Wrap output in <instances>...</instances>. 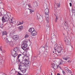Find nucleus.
Instances as JSON below:
<instances>
[{
  "mask_svg": "<svg viewBox=\"0 0 75 75\" xmlns=\"http://www.w3.org/2000/svg\"><path fill=\"white\" fill-rule=\"evenodd\" d=\"M62 72L63 75H65V71H62Z\"/></svg>",
  "mask_w": 75,
  "mask_h": 75,
  "instance_id": "31",
  "label": "nucleus"
},
{
  "mask_svg": "<svg viewBox=\"0 0 75 75\" xmlns=\"http://www.w3.org/2000/svg\"><path fill=\"white\" fill-rule=\"evenodd\" d=\"M30 10V14H31V13H33V12H34V10H32L31 9H29Z\"/></svg>",
  "mask_w": 75,
  "mask_h": 75,
  "instance_id": "23",
  "label": "nucleus"
},
{
  "mask_svg": "<svg viewBox=\"0 0 75 75\" xmlns=\"http://www.w3.org/2000/svg\"><path fill=\"white\" fill-rule=\"evenodd\" d=\"M49 9L47 8L45 9V13L46 15L45 18L46 19V21L47 23H49L50 21H49Z\"/></svg>",
  "mask_w": 75,
  "mask_h": 75,
  "instance_id": "3",
  "label": "nucleus"
},
{
  "mask_svg": "<svg viewBox=\"0 0 75 75\" xmlns=\"http://www.w3.org/2000/svg\"><path fill=\"white\" fill-rule=\"evenodd\" d=\"M23 24V23L18 22L17 23L16 25L17 26H18L20 25H21V24Z\"/></svg>",
  "mask_w": 75,
  "mask_h": 75,
  "instance_id": "17",
  "label": "nucleus"
},
{
  "mask_svg": "<svg viewBox=\"0 0 75 75\" xmlns=\"http://www.w3.org/2000/svg\"><path fill=\"white\" fill-rule=\"evenodd\" d=\"M69 5H70V7H72V3H69Z\"/></svg>",
  "mask_w": 75,
  "mask_h": 75,
  "instance_id": "33",
  "label": "nucleus"
},
{
  "mask_svg": "<svg viewBox=\"0 0 75 75\" xmlns=\"http://www.w3.org/2000/svg\"><path fill=\"white\" fill-rule=\"evenodd\" d=\"M22 63H21L20 64H24V63L26 64V65H28L30 62V61L27 60V59H23L22 61Z\"/></svg>",
  "mask_w": 75,
  "mask_h": 75,
  "instance_id": "8",
  "label": "nucleus"
},
{
  "mask_svg": "<svg viewBox=\"0 0 75 75\" xmlns=\"http://www.w3.org/2000/svg\"><path fill=\"white\" fill-rule=\"evenodd\" d=\"M67 23V22L65 21V23H64V25H65Z\"/></svg>",
  "mask_w": 75,
  "mask_h": 75,
  "instance_id": "38",
  "label": "nucleus"
},
{
  "mask_svg": "<svg viewBox=\"0 0 75 75\" xmlns=\"http://www.w3.org/2000/svg\"><path fill=\"white\" fill-rule=\"evenodd\" d=\"M63 34H64V35H65V34H64V33Z\"/></svg>",
  "mask_w": 75,
  "mask_h": 75,
  "instance_id": "49",
  "label": "nucleus"
},
{
  "mask_svg": "<svg viewBox=\"0 0 75 75\" xmlns=\"http://www.w3.org/2000/svg\"><path fill=\"white\" fill-rule=\"evenodd\" d=\"M63 59H64L65 60H67V59H69V57H63Z\"/></svg>",
  "mask_w": 75,
  "mask_h": 75,
  "instance_id": "19",
  "label": "nucleus"
},
{
  "mask_svg": "<svg viewBox=\"0 0 75 75\" xmlns=\"http://www.w3.org/2000/svg\"><path fill=\"white\" fill-rule=\"evenodd\" d=\"M42 48H44V49H45V47H42Z\"/></svg>",
  "mask_w": 75,
  "mask_h": 75,
  "instance_id": "42",
  "label": "nucleus"
},
{
  "mask_svg": "<svg viewBox=\"0 0 75 75\" xmlns=\"http://www.w3.org/2000/svg\"><path fill=\"white\" fill-rule=\"evenodd\" d=\"M23 26H19V29H18L19 31L22 30H23Z\"/></svg>",
  "mask_w": 75,
  "mask_h": 75,
  "instance_id": "18",
  "label": "nucleus"
},
{
  "mask_svg": "<svg viewBox=\"0 0 75 75\" xmlns=\"http://www.w3.org/2000/svg\"><path fill=\"white\" fill-rule=\"evenodd\" d=\"M47 28V29H48V28H50V25H49V24L47 25L46 26V28Z\"/></svg>",
  "mask_w": 75,
  "mask_h": 75,
  "instance_id": "24",
  "label": "nucleus"
},
{
  "mask_svg": "<svg viewBox=\"0 0 75 75\" xmlns=\"http://www.w3.org/2000/svg\"><path fill=\"white\" fill-rule=\"evenodd\" d=\"M43 56H44V57H45L47 56V55L46 54H43Z\"/></svg>",
  "mask_w": 75,
  "mask_h": 75,
  "instance_id": "35",
  "label": "nucleus"
},
{
  "mask_svg": "<svg viewBox=\"0 0 75 75\" xmlns=\"http://www.w3.org/2000/svg\"><path fill=\"white\" fill-rule=\"evenodd\" d=\"M46 51V52H47V49H46V50H45Z\"/></svg>",
  "mask_w": 75,
  "mask_h": 75,
  "instance_id": "39",
  "label": "nucleus"
},
{
  "mask_svg": "<svg viewBox=\"0 0 75 75\" xmlns=\"http://www.w3.org/2000/svg\"><path fill=\"white\" fill-rule=\"evenodd\" d=\"M64 40L66 45H71V42L68 40H67V38L66 37H65L64 38Z\"/></svg>",
  "mask_w": 75,
  "mask_h": 75,
  "instance_id": "7",
  "label": "nucleus"
},
{
  "mask_svg": "<svg viewBox=\"0 0 75 75\" xmlns=\"http://www.w3.org/2000/svg\"><path fill=\"white\" fill-rule=\"evenodd\" d=\"M63 64H64V61L62 60H61L60 61L59 65H63Z\"/></svg>",
  "mask_w": 75,
  "mask_h": 75,
  "instance_id": "20",
  "label": "nucleus"
},
{
  "mask_svg": "<svg viewBox=\"0 0 75 75\" xmlns=\"http://www.w3.org/2000/svg\"><path fill=\"white\" fill-rule=\"evenodd\" d=\"M9 21L11 23V26H13V25L14 24V21H13V18L11 19V20H9Z\"/></svg>",
  "mask_w": 75,
  "mask_h": 75,
  "instance_id": "15",
  "label": "nucleus"
},
{
  "mask_svg": "<svg viewBox=\"0 0 75 75\" xmlns=\"http://www.w3.org/2000/svg\"><path fill=\"white\" fill-rule=\"evenodd\" d=\"M53 53H54V51H53Z\"/></svg>",
  "mask_w": 75,
  "mask_h": 75,
  "instance_id": "46",
  "label": "nucleus"
},
{
  "mask_svg": "<svg viewBox=\"0 0 75 75\" xmlns=\"http://www.w3.org/2000/svg\"><path fill=\"white\" fill-rule=\"evenodd\" d=\"M9 16L7 15H5L4 16H3L2 18V21L3 23H4L5 22H6L7 21H8L9 20Z\"/></svg>",
  "mask_w": 75,
  "mask_h": 75,
  "instance_id": "5",
  "label": "nucleus"
},
{
  "mask_svg": "<svg viewBox=\"0 0 75 75\" xmlns=\"http://www.w3.org/2000/svg\"><path fill=\"white\" fill-rule=\"evenodd\" d=\"M32 36H35L37 35V32L35 30H34L31 33Z\"/></svg>",
  "mask_w": 75,
  "mask_h": 75,
  "instance_id": "14",
  "label": "nucleus"
},
{
  "mask_svg": "<svg viewBox=\"0 0 75 75\" xmlns=\"http://www.w3.org/2000/svg\"><path fill=\"white\" fill-rule=\"evenodd\" d=\"M1 4H2V3H0V5Z\"/></svg>",
  "mask_w": 75,
  "mask_h": 75,
  "instance_id": "44",
  "label": "nucleus"
},
{
  "mask_svg": "<svg viewBox=\"0 0 75 75\" xmlns=\"http://www.w3.org/2000/svg\"><path fill=\"white\" fill-rule=\"evenodd\" d=\"M2 39H5V38H6L3 37V35H7V32H6V31L2 32Z\"/></svg>",
  "mask_w": 75,
  "mask_h": 75,
  "instance_id": "12",
  "label": "nucleus"
},
{
  "mask_svg": "<svg viewBox=\"0 0 75 75\" xmlns=\"http://www.w3.org/2000/svg\"><path fill=\"white\" fill-rule=\"evenodd\" d=\"M67 71H68V72H69V73H72V71H71L69 70H67Z\"/></svg>",
  "mask_w": 75,
  "mask_h": 75,
  "instance_id": "30",
  "label": "nucleus"
},
{
  "mask_svg": "<svg viewBox=\"0 0 75 75\" xmlns=\"http://www.w3.org/2000/svg\"><path fill=\"white\" fill-rule=\"evenodd\" d=\"M11 55L13 58H15V57L17 55V52H16L15 51H13L12 52Z\"/></svg>",
  "mask_w": 75,
  "mask_h": 75,
  "instance_id": "9",
  "label": "nucleus"
},
{
  "mask_svg": "<svg viewBox=\"0 0 75 75\" xmlns=\"http://www.w3.org/2000/svg\"><path fill=\"white\" fill-rule=\"evenodd\" d=\"M57 75H60V74H59V73H58Z\"/></svg>",
  "mask_w": 75,
  "mask_h": 75,
  "instance_id": "41",
  "label": "nucleus"
},
{
  "mask_svg": "<svg viewBox=\"0 0 75 75\" xmlns=\"http://www.w3.org/2000/svg\"><path fill=\"white\" fill-rule=\"evenodd\" d=\"M72 13H75V9H72Z\"/></svg>",
  "mask_w": 75,
  "mask_h": 75,
  "instance_id": "26",
  "label": "nucleus"
},
{
  "mask_svg": "<svg viewBox=\"0 0 75 75\" xmlns=\"http://www.w3.org/2000/svg\"><path fill=\"white\" fill-rule=\"evenodd\" d=\"M51 75H52V73H51Z\"/></svg>",
  "mask_w": 75,
  "mask_h": 75,
  "instance_id": "45",
  "label": "nucleus"
},
{
  "mask_svg": "<svg viewBox=\"0 0 75 75\" xmlns=\"http://www.w3.org/2000/svg\"><path fill=\"white\" fill-rule=\"evenodd\" d=\"M46 47H47V45H46Z\"/></svg>",
  "mask_w": 75,
  "mask_h": 75,
  "instance_id": "48",
  "label": "nucleus"
},
{
  "mask_svg": "<svg viewBox=\"0 0 75 75\" xmlns=\"http://www.w3.org/2000/svg\"><path fill=\"white\" fill-rule=\"evenodd\" d=\"M59 68H60V69H61V67H59Z\"/></svg>",
  "mask_w": 75,
  "mask_h": 75,
  "instance_id": "43",
  "label": "nucleus"
},
{
  "mask_svg": "<svg viewBox=\"0 0 75 75\" xmlns=\"http://www.w3.org/2000/svg\"><path fill=\"white\" fill-rule=\"evenodd\" d=\"M27 42L26 41V40H24L23 43L21 46V48L24 50V51L27 50Z\"/></svg>",
  "mask_w": 75,
  "mask_h": 75,
  "instance_id": "4",
  "label": "nucleus"
},
{
  "mask_svg": "<svg viewBox=\"0 0 75 75\" xmlns=\"http://www.w3.org/2000/svg\"><path fill=\"white\" fill-rule=\"evenodd\" d=\"M53 55H55V54H56V55H57V54H54V53H53Z\"/></svg>",
  "mask_w": 75,
  "mask_h": 75,
  "instance_id": "40",
  "label": "nucleus"
},
{
  "mask_svg": "<svg viewBox=\"0 0 75 75\" xmlns=\"http://www.w3.org/2000/svg\"><path fill=\"white\" fill-rule=\"evenodd\" d=\"M57 20H58V17L56 16V18L55 19V22H57Z\"/></svg>",
  "mask_w": 75,
  "mask_h": 75,
  "instance_id": "27",
  "label": "nucleus"
},
{
  "mask_svg": "<svg viewBox=\"0 0 75 75\" xmlns=\"http://www.w3.org/2000/svg\"><path fill=\"white\" fill-rule=\"evenodd\" d=\"M2 48V47H1V46L0 47V51H1L2 50H1Z\"/></svg>",
  "mask_w": 75,
  "mask_h": 75,
  "instance_id": "34",
  "label": "nucleus"
},
{
  "mask_svg": "<svg viewBox=\"0 0 75 75\" xmlns=\"http://www.w3.org/2000/svg\"><path fill=\"white\" fill-rule=\"evenodd\" d=\"M29 35H28L26 34V35H25V38H28V37H29Z\"/></svg>",
  "mask_w": 75,
  "mask_h": 75,
  "instance_id": "25",
  "label": "nucleus"
},
{
  "mask_svg": "<svg viewBox=\"0 0 75 75\" xmlns=\"http://www.w3.org/2000/svg\"><path fill=\"white\" fill-rule=\"evenodd\" d=\"M6 51L4 50H2V53H5Z\"/></svg>",
  "mask_w": 75,
  "mask_h": 75,
  "instance_id": "29",
  "label": "nucleus"
},
{
  "mask_svg": "<svg viewBox=\"0 0 75 75\" xmlns=\"http://www.w3.org/2000/svg\"><path fill=\"white\" fill-rule=\"evenodd\" d=\"M34 31V28H30L29 29V32L30 33H32L33 31Z\"/></svg>",
  "mask_w": 75,
  "mask_h": 75,
  "instance_id": "16",
  "label": "nucleus"
},
{
  "mask_svg": "<svg viewBox=\"0 0 75 75\" xmlns=\"http://www.w3.org/2000/svg\"><path fill=\"white\" fill-rule=\"evenodd\" d=\"M59 6H60V4H59Z\"/></svg>",
  "mask_w": 75,
  "mask_h": 75,
  "instance_id": "47",
  "label": "nucleus"
},
{
  "mask_svg": "<svg viewBox=\"0 0 75 75\" xmlns=\"http://www.w3.org/2000/svg\"><path fill=\"white\" fill-rule=\"evenodd\" d=\"M23 66H24V63L20 64L18 66V69L21 71L22 73L24 74L25 73V72H26V69H25L23 68H22Z\"/></svg>",
  "mask_w": 75,
  "mask_h": 75,
  "instance_id": "2",
  "label": "nucleus"
},
{
  "mask_svg": "<svg viewBox=\"0 0 75 75\" xmlns=\"http://www.w3.org/2000/svg\"><path fill=\"white\" fill-rule=\"evenodd\" d=\"M13 40H15V41H16V40H17L19 39V36H18V35H14L13 36Z\"/></svg>",
  "mask_w": 75,
  "mask_h": 75,
  "instance_id": "10",
  "label": "nucleus"
},
{
  "mask_svg": "<svg viewBox=\"0 0 75 75\" xmlns=\"http://www.w3.org/2000/svg\"><path fill=\"white\" fill-rule=\"evenodd\" d=\"M28 6L29 8H31V5L30 4H29Z\"/></svg>",
  "mask_w": 75,
  "mask_h": 75,
  "instance_id": "32",
  "label": "nucleus"
},
{
  "mask_svg": "<svg viewBox=\"0 0 75 75\" xmlns=\"http://www.w3.org/2000/svg\"><path fill=\"white\" fill-rule=\"evenodd\" d=\"M51 67L53 68H54V69H57V68H58V67L59 66L55 65L53 63L52 64Z\"/></svg>",
  "mask_w": 75,
  "mask_h": 75,
  "instance_id": "11",
  "label": "nucleus"
},
{
  "mask_svg": "<svg viewBox=\"0 0 75 75\" xmlns=\"http://www.w3.org/2000/svg\"><path fill=\"white\" fill-rule=\"evenodd\" d=\"M68 62H71V61L70 60H68L67 61Z\"/></svg>",
  "mask_w": 75,
  "mask_h": 75,
  "instance_id": "37",
  "label": "nucleus"
},
{
  "mask_svg": "<svg viewBox=\"0 0 75 75\" xmlns=\"http://www.w3.org/2000/svg\"><path fill=\"white\" fill-rule=\"evenodd\" d=\"M27 58H28V59H29L28 57H27Z\"/></svg>",
  "mask_w": 75,
  "mask_h": 75,
  "instance_id": "50",
  "label": "nucleus"
},
{
  "mask_svg": "<svg viewBox=\"0 0 75 75\" xmlns=\"http://www.w3.org/2000/svg\"><path fill=\"white\" fill-rule=\"evenodd\" d=\"M22 54L24 55H25V52H23Z\"/></svg>",
  "mask_w": 75,
  "mask_h": 75,
  "instance_id": "36",
  "label": "nucleus"
},
{
  "mask_svg": "<svg viewBox=\"0 0 75 75\" xmlns=\"http://www.w3.org/2000/svg\"><path fill=\"white\" fill-rule=\"evenodd\" d=\"M21 55H22L21 54H18V59L19 61H20V59H19V58H20V57H21Z\"/></svg>",
  "mask_w": 75,
  "mask_h": 75,
  "instance_id": "22",
  "label": "nucleus"
},
{
  "mask_svg": "<svg viewBox=\"0 0 75 75\" xmlns=\"http://www.w3.org/2000/svg\"><path fill=\"white\" fill-rule=\"evenodd\" d=\"M6 42L8 44H9L11 47H13L14 44H13V42L11 41H9L8 39L7 38H6Z\"/></svg>",
  "mask_w": 75,
  "mask_h": 75,
  "instance_id": "6",
  "label": "nucleus"
},
{
  "mask_svg": "<svg viewBox=\"0 0 75 75\" xmlns=\"http://www.w3.org/2000/svg\"><path fill=\"white\" fill-rule=\"evenodd\" d=\"M36 16L37 17V18L38 19H41V18H42V16L40 15L39 13H37L36 14Z\"/></svg>",
  "mask_w": 75,
  "mask_h": 75,
  "instance_id": "13",
  "label": "nucleus"
},
{
  "mask_svg": "<svg viewBox=\"0 0 75 75\" xmlns=\"http://www.w3.org/2000/svg\"><path fill=\"white\" fill-rule=\"evenodd\" d=\"M65 69H66V70H67V71H68V70H69V69H68V68H67V67H65Z\"/></svg>",
  "mask_w": 75,
  "mask_h": 75,
  "instance_id": "28",
  "label": "nucleus"
},
{
  "mask_svg": "<svg viewBox=\"0 0 75 75\" xmlns=\"http://www.w3.org/2000/svg\"><path fill=\"white\" fill-rule=\"evenodd\" d=\"M54 49V50L55 51V52H56L57 51L58 53H60L63 51V49L62 47H61L58 46V45L57 44L55 45Z\"/></svg>",
  "mask_w": 75,
  "mask_h": 75,
  "instance_id": "1",
  "label": "nucleus"
},
{
  "mask_svg": "<svg viewBox=\"0 0 75 75\" xmlns=\"http://www.w3.org/2000/svg\"><path fill=\"white\" fill-rule=\"evenodd\" d=\"M14 51H15L16 52H17L18 51V48L17 47H16L14 48L13 50Z\"/></svg>",
  "mask_w": 75,
  "mask_h": 75,
  "instance_id": "21",
  "label": "nucleus"
}]
</instances>
